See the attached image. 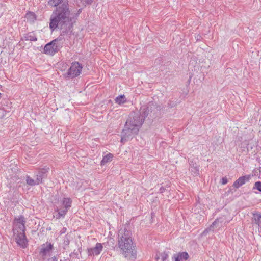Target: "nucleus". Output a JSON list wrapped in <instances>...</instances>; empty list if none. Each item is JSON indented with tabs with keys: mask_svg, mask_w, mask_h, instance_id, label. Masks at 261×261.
Masks as SVG:
<instances>
[{
	"mask_svg": "<svg viewBox=\"0 0 261 261\" xmlns=\"http://www.w3.org/2000/svg\"><path fill=\"white\" fill-rule=\"evenodd\" d=\"M144 120V116L141 111L132 112L121 132V143H124L132 139L135 135L137 134Z\"/></svg>",
	"mask_w": 261,
	"mask_h": 261,
	"instance_id": "1",
	"label": "nucleus"
},
{
	"mask_svg": "<svg viewBox=\"0 0 261 261\" xmlns=\"http://www.w3.org/2000/svg\"><path fill=\"white\" fill-rule=\"evenodd\" d=\"M48 5L51 7H56L50 17L51 24L57 22V20L66 18V15L69 12V4L68 0H49Z\"/></svg>",
	"mask_w": 261,
	"mask_h": 261,
	"instance_id": "2",
	"label": "nucleus"
},
{
	"mask_svg": "<svg viewBox=\"0 0 261 261\" xmlns=\"http://www.w3.org/2000/svg\"><path fill=\"white\" fill-rule=\"evenodd\" d=\"M118 245L125 257L133 252L132 233L125 228H121L118 232Z\"/></svg>",
	"mask_w": 261,
	"mask_h": 261,
	"instance_id": "3",
	"label": "nucleus"
},
{
	"mask_svg": "<svg viewBox=\"0 0 261 261\" xmlns=\"http://www.w3.org/2000/svg\"><path fill=\"white\" fill-rule=\"evenodd\" d=\"M49 28L51 31H55L57 28L60 29L61 31V33L60 35L55 39L52 40L55 44H57V45H60L61 46V48L62 47V43H61L60 41H62L64 39V36L69 32H72L73 30V28H70L69 30L67 28H66V26L64 27V25L62 24V22H61V20L58 19L57 22L56 23H54L51 24V19L49 20Z\"/></svg>",
	"mask_w": 261,
	"mask_h": 261,
	"instance_id": "4",
	"label": "nucleus"
},
{
	"mask_svg": "<svg viewBox=\"0 0 261 261\" xmlns=\"http://www.w3.org/2000/svg\"><path fill=\"white\" fill-rule=\"evenodd\" d=\"M160 109V107L156 103L149 102L146 107L142 108L140 111H141L145 119L148 116L150 120H153L158 116Z\"/></svg>",
	"mask_w": 261,
	"mask_h": 261,
	"instance_id": "5",
	"label": "nucleus"
},
{
	"mask_svg": "<svg viewBox=\"0 0 261 261\" xmlns=\"http://www.w3.org/2000/svg\"><path fill=\"white\" fill-rule=\"evenodd\" d=\"M82 11V9H79L77 12L73 15L72 14V16H70V11L69 9V12L67 15H66V18L65 19H62V18L60 19L62 20L61 22H62V24L64 25V27H65V25L66 26V28H67L69 30L71 28H73V25L76 22L77 18L79 17V15L81 13Z\"/></svg>",
	"mask_w": 261,
	"mask_h": 261,
	"instance_id": "6",
	"label": "nucleus"
},
{
	"mask_svg": "<svg viewBox=\"0 0 261 261\" xmlns=\"http://www.w3.org/2000/svg\"><path fill=\"white\" fill-rule=\"evenodd\" d=\"M13 232L17 244L22 248H26L28 245V241L25 231H19L17 228H13Z\"/></svg>",
	"mask_w": 261,
	"mask_h": 261,
	"instance_id": "7",
	"label": "nucleus"
},
{
	"mask_svg": "<svg viewBox=\"0 0 261 261\" xmlns=\"http://www.w3.org/2000/svg\"><path fill=\"white\" fill-rule=\"evenodd\" d=\"M61 48V46L60 45H57V44H55L54 42L51 41L44 46L43 53L46 55L54 56Z\"/></svg>",
	"mask_w": 261,
	"mask_h": 261,
	"instance_id": "8",
	"label": "nucleus"
},
{
	"mask_svg": "<svg viewBox=\"0 0 261 261\" xmlns=\"http://www.w3.org/2000/svg\"><path fill=\"white\" fill-rule=\"evenodd\" d=\"M82 66L78 62H73L67 73V77L71 79L77 76L81 72Z\"/></svg>",
	"mask_w": 261,
	"mask_h": 261,
	"instance_id": "9",
	"label": "nucleus"
},
{
	"mask_svg": "<svg viewBox=\"0 0 261 261\" xmlns=\"http://www.w3.org/2000/svg\"><path fill=\"white\" fill-rule=\"evenodd\" d=\"M26 223L25 219L23 215H19L17 217H15L13 221V225H15L13 228H17L20 231H25Z\"/></svg>",
	"mask_w": 261,
	"mask_h": 261,
	"instance_id": "10",
	"label": "nucleus"
},
{
	"mask_svg": "<svg viewBox=\"0 0 261 261\" xmlns=\"http://www.w3.org/2000/svg\"><path fill=\"white\" fill-rule=\"evenodd\" d=\"M49 170V168H43L40 169L38 171L36 174V179L37 180V185L42 184L43 180L47 178Z\"/></svg>",
	"mask_w": 261,
	"mask_h": 261,
	"instance_id": "11",
	"label": "nucleus"
},
{
	"mask_svg": "<svg viewBox=\"0 0 261 261\" xmlns=\"http://www.w3.org/2000/svg\"><path fill=\"white\" fill-rule=\"evenodd\" d=\"M53 247V244L48 242L41 245L39 254L43 259L46 258L47 254H49L50 252L51 251Z\"/></svg>",
	"mask_w": 261,
	"mask_h": 261,
	"instance_id": "12",
	"label": "nucleus"
},
{
	"mask_svg": "<svg viewBox=\"0 0 261 261\" xmlns=\"http://www.w3.org/2000/svg\"><path fill=\"white\" fill-rule=\"evenodd\" d=\"M102 249V245L100 243H97L95 247L87 249V253L89 256H97L100 254Z\"/></svg>",
	"mask_w": 261,
	"mask_h": 261,
	"instance_id": "13",
	"label": "nucleus"
},
{
	"mask_svg": "<svg viewBox=\"0 0 261 261\" xmlns=\"http://www.w3.org/2000/svg\"><path fill=\"white\" fill-rule=\"evenodd\" d=\"M189 171L192 175L196 176L199 175V166L198 165L194 159L189 161Z\"/></svg>",
	"mask_w": 261,
	"mask_h": 261,
	"instance_id": "14",
	"label": "nucleus"
},
{
	"mask_svg": "<svg viewBox=\"0 0 261 261\" xmlns=\"http://www.w3.org/2000/svg\"><path fill=\"white\" fill-rule=\"evenodd\" d=\"M250 179V175H246L245 176H241L233 182V186L235 188H239L240 187L245 184L246 182L248 181Z\"/></svg>",
	"mask_w": 261,
	"mask_h": 261,
	"instance_id": "15",
	"label": "nucleus"
},
{
	"mask_svg": "<svg viewBox=\"0 0 261 261\" xmlns=\"http://www.w3.org/2000/svg\"><path fill=\"white\" fill-rule=\"evenodd\" d=\"M252 222L257 225L261 229V213L259 212L252 213Z\"/></svg>",
	"mask_w": 261,
	"mask_h": 261,
	"instance_id": "16",
	"label": "nucleus"
},
{
	"mask_svg": "<svg viewBox=\"0 0 261 261\" xmlns=\"http://www.w3.org/2000/svg\"><path fill=\"white\" fill-rule=\"evenodd\" d=\"M176 254L174 255L175 257V261H181V260H187L189 258V255L187 252H179L177 256Z\"/></svg>",
	"mask_w": 261,
	"mask_h": 261,
	"instance_id": "17",
	"label": "nucleus"
},
{
	"mask_svg": "<svg viewBox=\"0 0 261 261\" xmlns=\"http://www.w3.org/2000/svg\"><path fill=\"white\" fill-rule=\"evenodd\" d=\"M25 17L28 21H29L30 23H34L37 18L35 13L31 11H28L25 14Z\"/></svg>",
	"mask_w": 261,
	"mask_h": 261,
	"instance_id": "18",
	"label": "nucleus"
},
{
	"mask_svg": "<svg viewBox=\"0 0 261 261\" xmlns=\"http://www.w3.org/2000/svg\"><path fill=\"white\" fill-rule=\"evenodd\" d=\"M113 154L109 153L103 157L102 160L100 162V165L101 166L105 165L107 163L111 162L113 158Z\"/></svg>",
	"mask_w": 261,
	"mask_h": 261,
	"instance_id": "19",
	"label": "nucleus"
},
{
	"mask_svg": "<svg viewBox=\"0 0 261 261\" xmlns=\"http://www.w3.org/2000/svg\"><path fill=\"white\" fill-rule=\"evenodd\" d=\"M72 202L71 198H64L61 201V203L64 208L69 210L71 207Z\"/></svg>",
	"mask_w": 261,
	"mask_h": 261,
	"instance_id": "20",
	"label": "nucleus"
},
{
	"mask_svg": "<svg viewBox=\"0 0 261 261\" xmlns=\"http://www.w3.org/2000/svg\"><path fill=\"white\" fill-rule=\"evenodd\" d=\"M224 221V220L223 219V218H217L213 222V223L211 224V225L210 226V227H209V229L210 230H212L213 231L214 230V229L215 228V227H217V226H219V223L220 224H222Z\"/></svg>",
	"mask_w": 261,
	"mask_h": 261,
	"instance_id": "21",
	"label": "nucleus"
},
{
	"mask_svg": "<svg viewBox=\"0 0 261 261\" xmlns=\"http://www.w3.org/2000/svg\"><path fill=\"white\" fill-rule=\"evenodd\" d=\"M68 209H66V208H57V211L58 212V218H60L61 217L64 218L66 215L67 212H68Z\"/></svg>",
	"mask_w": 261,
	"mask_h": 261,
	"instance_id": "22",
	"label": "nucleus"
},
{
	"mask_svg": "<svg viewBox=\"0 0 261 261\" xmlns=\"http://www.w3.org/2000/svg\"><path fill=\"white\" fill-rule=\"evenodd\" d=\"M115 102L118 104L124 103L126 101V98L124 95H121L115 98Z\"/></svg>",
	"mask_w": 261,
	"mask_h": 261,
	"instance_id": "23",
	"label": "nucleus"
},
{
	"mask_svg": "<svg viewBox=\"0 0 261 261\" xmlns=\"http://www.w3.org/2000/svg\"><path fill=\"white\" fill-rule=\"evenodd\" d=\"M26 182L28 185L31 186L38 185L37 184L36 179L34 180L28 175L27 176V177H26Z\"/></svg>",
	"mask_w": 261,
	"mask_h": 261,
	"instance_id": "24",
	"label": "nucleus"
},
{
	"mask_svg": "<svg viewBox=\"0 0 261 261\" xmlns=\"http://www.w3.org/2000/svg\"><path fill=\"white\" fill-rule=\"evenodd\" d=\"M24 38H25V40H28V41H36L37 40V38L36 37V36H35L34 35H29V34H27L24 37Z\"/></svg>",
	"mask_w": 261,
	"mask_h": 261,
	"instance_id": "25",
	"label": "nucleus"
},
{
	"mask_svg": "<svg viewBox=\"0 0 261 261\" xmlns=\"http://www.w3.org/2000/svg\"><path fill=\"white\" fill-rule=\"evenodd\" d=\"M69 243H70V240H69V236L67 235H66L63 239L64 246L65 247V246H68Z\"/></svg>",
	"mask_w": 261,
	"mask_h": 261,
	"instance_id": "26",
	"label": "nucleus"
},
{
	"mask_svg": "<svg viewBox=\"0 0 261 261\" xmlns=\"http://www.w3.org/2000/svg\"><path fill=\"white\" fill-rule=\"evenodd\" d=\"M253 189H257L260 192H261V182L260 181H256L254 184V186L253 187Z\"/></svg>",
	"mask_w": 261,
	"mask_h": 261,
	"instance_id": "27",
	"label": "nucleus"
},
{
	"mask_svg": "<svg viewBox=\"0 0 261 261\" xmlns=\"http://www.w3.org/2000/svg\"><path fill=\"white\" fill-rule=\"evenodd\" d=\"M161 257L162 261H167L168 258V254L166 252H163L161 254Z\"/></svg>",
	"mask_w": 261,
	"mask_h": 261,
	"instance_id": "28",
	"label": "nucleus"
},
{
	"mask_svg": "<svg viewBox=\"0 0 261 261\" xmlns=\"http://www.w3.org/2000/svg\"><path fill=\"white\" fill-rule=\"evenodd\" d=\"M94 0H85L84 2L83 3V5L84 6H86L87 5H90L92 4V2Z\"/></svg>",
	"mask_w": 261,
	"mask_h": 261,
	"instance_id": "29",
	"label": "nucleus"
},
{
	"mask_svg": "<svg viewBox=\"0 0 261 261\" xmlns=\"http://www.w3.org/2000/svg\"><path fill=\"white\" fill-rule=\"evenodd\" d=\"M58 257H56V256H50L48 258V261H58Z\"/></svg>",
	"mask_w": 261,
	"mask_h": 261,
	"instance_id": "30",
	"label": "nucleus"
},
{
	"mask_svg": "<svg viewBox=\"0 0 261 261\" xmlns=\"http://www.w3.org/2000/svg\"><path fill=\"white\" fill-rule=\"evenodd\" d=\"M228 182V180L226 177H223L222 178V184L225 185Z\"/></svg>",
	"mask_w": 261,
	"mask_h": 261,
	"instance_id": "31",
	"label": "nucleus"
},
{
	"mask_svg": "<svg viewBox=\"0 0 261 261\" xmlns=\"http://www.w3.org/2000/svg\"><path fill=\"white\" fill-rule=\"evenodd\" d=\"M165 188L164 187H161L160 188V190H159V192L160 193H163L165 191Z\"/></svg>",
	"mask_w": 261,
	"mask_h": 261,
	"instance_id": "32",
	"label": "nucleus"
},
{
	"mask_svg": "<svg viewBox=\"0 0 261 261\" xmlns=\"http://www.w3.org/2000/svg\"><path fill=\"white\" fill-rule=\"evenodd\" d=\"M160 258V256H158L157 255H156L155 257V259L158 260Z\"/></svg>",
	"mask_w": 261,
	"mask_h": 261,
	"instance_id": "33",
	"label": "nucleus"
},
{
	"mask_svg": "<svg viewBox=\"0 0 261 261\" xmlns=\"http://www.w3.org/2000/svg\"><path fill=\"white\" fill-rule=\"evenodd\" d=\"M192 80V77L191 76H190V78L188 80V82H190V81H191Z\"/></svg>",
	"mask_w": 261,
	"mask_h": 261,
	"instance_id": "34",
	"label": "nucleus"
},
{
	"mask_svg": "<svg viewBox=\"0 0 261 261\" xmlns=\"http://www.w3.org/2000/svg\"><path fill=\"white\" fill-rule=\"evenodd\" d=\"M2 51H0V55L2 54Z\"/></svg>",
	"mask_w": 261,
	"mask_h": 261,
	"instance_id": "35",
	"label": "nucleus"
},
{
	"mask_svg": "<svg viewBox=\"0 0 261 261\" xmlns=\"http://www.w3.org/2000/svg\"><path fill=\"white\" fill-rule=\"evenodd\" d=\"M2 94L0 93V98L1 97Z\"/></svg>",
	"mask_w": 261,
	"mask_h": 261,
	"instance_id": "36",
	"label": "nucleus"
},
{
	"mask_svg": "<svg viewBox=\"0 0 261 261\" xmlns=\"http://www.w3.org/2000/svg\"><path fill=\"white\" fill-rule=\"evenodd\" d=\"M68 1H69V0H68Z\"/></svg>",
	"mask_w": 261,
	"mask_h": 261,
	"instance_id": "37",
	"label": "nucleus"
}]
</instances>
